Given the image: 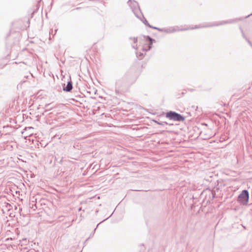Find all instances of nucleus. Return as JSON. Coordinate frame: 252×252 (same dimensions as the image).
<instances>
[{"label": "nucleus", "instance_id": "obj_3", "mask_svg": "<svg viewBox=\"0 0 252 252\" xmlns=\"http://www.w3.org/2000/svg\"><path fill=\"white\" fill-rule=\"evenodd\" d=\"M125 85V81L123 79L118 80L116 82V92L119 93L121 91Z\"/></svg>", "mask_w": 252, "mask_h": 252}, {"label": "nucleus", "instance_id": "obj_21", "mask_svg": "<svg viewBox=\"0 0 252 252\" xmlns=\"http://www.w3.org/2000/svg\"><path fill=\"white\" fill-rule=\"evenodd\" d=\"M251 15H252V13H251V14L249 15L248 16H250Z\"/></svg>", "mask_w": 252, "mask_h": 252}, {"label": "nucleus", "instance_id": "obj_6", "mask_svg": "<svg viewBox=\"0 0 252 252\" xmlns=\"http://www.w3.org/2000/svg\"><path fill=\"white\" fill-rule=\"evenodd\" d=\"M127 3L133 10L138 6V3L134 0H129Z\"/></svg>", "mask_w": 252, "mask_h": 252}, {"label": "nucleus", "instance_id": "obj_20", "mask_svg": "<svg viewBox=\"0 0 252 252\" xmlns=\"http://www.w3.org/2000/svg\"><path fill=\"white\" fill-rule=\"evenodd\" d=\"M155 122H156V123H157L159 125H162V124H161V123H158V122H157V121H155Z\"/></svg>", "mask_w": 252, "mask_h": 252}, {"label": "nucleus", "instance_id": "obj_18", "mask_svg": "<svg viewBox=\"0 0 252 252\" xmlns=\"http://www.w3.org/2000/svg\"><path fill=\"white\" fill-rule=\"evenodd\" d=\"M132 48H134V49H137V48H136V46H132Z\"/></svg>", "mask_w": 252, "mask_h": 252}, {"label": "nucleus", "instance_id": "obj_9", "mask_svg": "<svg viewBox=\"0 0 252 252\" xmlns=\"http://www.w3.org/2000/svg\"><path fill=\"white\" fill-rule=\"evenodd\" d=\"M129 39L133 40V42H134V43H136L137 42V38L136 37H131L129 38Z\"/></svg>", "mask_w": 252, "mask_h": 252}, {"label": "nucleus", "instance_id": "obj_10", "mask_svg": "<svg viewBox=\"0 0 252 252\" xmlns=\"http://www.w3.org/2000/svg\"><path fill=\"white\" fill-rule=\"evenodd\" d=\"M6 208H7V209L8 210H10L11 209V205L9 203H6Z\"/></svg>", "mask_w": 252, "mask_h": 252}, {"label": "nucleus", "instance_id": "obj_17", "mask_svg": "<svg viewBox=\"0 0 252 252\" xmlns=\"http://www.w3.org/2000/svg\"><path fill=\"white\" fill-rule=\"evenodd\" d=\"M248 43L250 44V45H251V46H252V44H251V42H250L249 40H248Z\"/></svg>", "mask_w": 252, "mask_h": 252}, {"label": "nucleus", "instance_id": "obj_14", "mask_svg": "<svg viewBox=\"0 0 252 252\" xmlns=\"http://www.w3.org/2000/svg\"><path fill=\"white\" fill-rule=\"evenodd\" d=\"M22 211V208H19V213H21V211Z\"/></svg>", "mask_w": 252, "mask_h": 252}, {"label": "nucleus", "instance_id": "obj_4", "mask_svg": "<svg viewBox=\"0 0 252 252\" xmlns=\"http://www.w3.org/2000/svg\"><path fill=\"white\" fill-rule=\"evenodd\" d=\"M64 86L63 87V90L65 92H69L72 89V83L71 81H68L67 83V85L65 86V84H64Z\"/></svg>", "mask_w": 252, "mask_h": 252}, {"label": "nucleus", "instance_id": "obj_2", "mask_svg": "<svg viewBox=\"0 0 252 252\" xmlns=\"http://www.w3.org/2000/svg\"><path fill=\"white\" fill-rule=\"evenodd\" d=\"M249 199V193L247 190L244 189L239 195L238 201L242 205H247Z\"/></svg>", "mask_w": 252, "mask_h": 252}, {"label": "nucleus", "instance_id": "obj_7", "mask_svg": "<svg viewBox=\"0 0 252 252\" xmlns=\"http://www.w3.org/2000/svg\"><path fill=\"white\" fill-rule=\"evenodd\" d=\"M147 38L150 42V45L149 46V48L148 49V50H149L151 48V45L153 44V41L154 39L153 38H152L151 37H150L149 36H147Z\"/></svg>", "mask_w": 252, "mask_h": 252}, {"label": "nucleus", "instance_id": "obj_5", "mask_svg": "<svg viewBox=\"0 0 252 252\" xmlns=\"http://www.w3.org/2000/svg\"><path fill=\"white\" fill-rule=\"evenodd\" d=\"M32 129H33L32 127H26L22 132V134L25 137L30 136L32 134V133L31 132H28V131Z\"/></svg>", "mask_w": 252, "mask_h": 252}, {"label": "nucleus", "instance_id": "obj_1", "mask_svg": "<svg viewBox=\"0 0 252 252\" xmlns=\"http://www.w3.org/2000/svg\"><path fill=\"white\" fill-rule=\"evenodd\" d=\"M166 117L171 120L177 122H184L185 120V118L184 116L176 112L172 111L166 113Z\"/></svg>", "mask_w": 252, "mask_h": 252}, {"label": "nucleus", "instance_id": "obj_13", "mask_svg": "<svg viewBox=\"0 0 252 252\" xmlns=\"http://www.w3.org/2000/svg\"><path fill=\"white\" fill-rule=\"evenodd\" d=\"M207 26H199V27H196L195 28H203V27H206Z\"/></svg>", "mask_w": 252, "mask_h": 252}, {"label": "nucleus", "instance_id": "obj_15", "mask_svg": "<svg viewBox=\"0 0 252 252\" xmlns=\"http://www.w3.org/2000/svg\"><path fill=\"white\" fill-rule=\"evenodd\" d=\"M49 105H50V104H47L45 105V107H47Z\"/></svg>", "mask_w": 252, "mask_h": 252}, {"label": "nucleus", "instance_id": "obj_12", "mask_svg": "<svg viewBox=\"0 0 252 252\" xmlns=\"http://www.w3.org/2000/svg\"><path fill=\"white\" fill-rule=\"evenodd\" d=\"M230 22H228V21H225V22H223L222 23H221L220 24H226V23H230Z\"/></svg>", "mask_w": 252, "mask_h": 252}, {"label": "nucleus", "instance_id": "obj_16", "mask_svg": "<svg viewBox=\"0 0 252 252\" xmlns=\"http://www.w3.org/2000/svg\"><path fill=\"white\" fill-rule=\"evenodd\" d=\"M157 30H158V31H161V30L160 29L158 28H157Z\"/></svg>", "mask_w": 252, "mask_h": 252}, {"label": "nucleus", "instance_id": "obj_11", "mask_svg": "<svg viewBox=\"0 0 252 252\" xmlns=\"http://www.w3.org/2000/svg\"><path fill=\"white\" fill-rule=\"evenodd\" d=\"M149 27H150V28H151L152 29H156V30H157V27H154V26H151V25H149Z\"/></svg>", "mask_w": 252, "mask_h": 252}, {"label": "nucleus", "instance_id": "obj_8", "mask_svg": "<svg viewBox=\"0 0 252 252\" xmlns=\"http://www.w3.org/2000/svg\"><path fill=\"white\" fill-rule=\"evenodd\" d=\"M143 19H144V21H143V22L144 23V24L145 25H146V26L149 27V25H150L149 24L148 22L147 21V20L144 18V17L143 16Z\"/></svg>", "mask_w": 252, "mask_h": 252}, {"label": "nucleus", "instance_id": "obj_19", "mask_svg": "<svg viewBox=\"0 0 252 252\" xmlns=\"http://www.w3.org/2000/svg\"><path fill=\"white\" fill-rule=\"evenodd\" d=\"M143 56V53H140L139 54V56Z\"/></svg>", "mask_w": 252, "mask_h": 252}]
</instances>
